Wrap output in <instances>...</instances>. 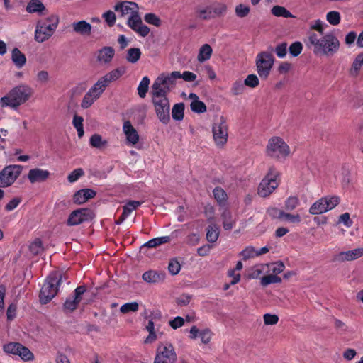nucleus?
I'll list each match as a JSON object with an SVG mask.
<instances>
[{
  "label": "nucleus",
  "instance_id": "obj_5",
  "mask_svg": "<svg viewBox=\"0 0 363 363\" xmlns=\"http://www.w3.org/2000/svg\"><path fill=\"white\" fill-rule=\"evenodd\" d=\"M152 101L159 120L164 124L170 120V104L166 94L152 91Z\"/></svg>",
  "mask_w": 363,
  "mask_h": 363
},
{
  "label": "nucleus",
  "instance_id": "obj_64",
  "mask_svg": "<svg viewBox=\"0 0 363 363\" xmlns=\"http://www.w3.org/2000/svg\"><path fill=\"white\" fill-rule=\"evenodd\" d=\"M212 332L208 328H205L201 330L199 337L201 341L203 344H208L210 342L212 337Z\"/></svg>",
  "mask_w": 363,
  "mask_h": 363
},
{
  "label": "nucleus",
  "instance_id": "obj_50",
  "mask_svg": "<svg viewBox=\"0 0 363 363\" xmlns=\"http://www.w3.org/2000/svg\"><path fill=\"white\" fill-rule=\"evenodd\" d=\"M84 119L82 116L75 115L73 118V125L77 131L78 136L82 138L84 135V128H83Z\"/></svg>",
  "mask_w": 363,
  "mask_h": 363
},
{
  "label": "nucleus",
  "instance_id": "obj_29",
  "mask_svg": "<svg viewBox=\"0 0 363 363\" xmlns=\"http://www.w3.org/2000/svg\"><path fill=\"white\" fill-rule=\"evenodd\" d=\"M268 264H259L252 267L249 269L248 277L250 279H256L264 273H267Z\"/></svg>",
  "mask_w": 363,
  "mask_h": 363
},
{
  "label": "nucleus",
  "instance_id": "obj_52",
  "mask_svg": "<svg viewBox=\"0 0 363 363\" xmlns=\"http://www.w3.org/2000/svg\"><path fill=\"white\" fill-rule=\"evenodd\" d=\"M139 309V305L137 302L126 303L122 305L120 308V311L122 313H128L130 312H136Z\"/></svg>",
  "mask_w": 363,
  "mask_h": 363
},
{
  "label": "nucleus",
  "instance_id": "obj_3",
  "mask_svg": "<svg viewBox=\"0 0 363 363\" xmlns=\"http://www.w3.org/2000/svg\"><path fill=\"white\" fill-rule=\"evenodd\" d=\"M59 21V16L55 14H51L47 18L38 21L35 30V40L38 43L48 40L55 32Z\"/></svg>",
  "mask_w": 363,
  "mask_h": 363
},
{
  "label": "nucleus",
  "instance_id": "obj_35",
  "mask_svg": "<svg viewBox=\"0 0 363 363\" xmlns=\"http://www.w3.org/2000/svg\"><path fill=\"white\" fill-rule=\"evenodd\" d=\"M99 98L97 95L89 89L82 100L81 107L84 109L89 108Z\"/></svg>",
  "mask_w": 363,
  "mask_h": 363
},
{
  "label": "nucleus",
  "instance_id": "obj_45",
  "mask_svg": "<svg viewBox=\"0 0 363 363\" xmlns=\"http://www.w3.org/2000/svg\"><path fill=\"white\" fill-rule=\"evenodd\" d=\"M267 273L271 272L272 274L277 276L281 273L285 268L284 264L281 262H277L272 264H267Z\"/></svg>",
  "mask_w": 363,
  "mask_h": 363
},
{
  "label": "nucleus",
  "instance_id": "obj_8",
  "mask_svg": "<svg viewBox=\"0 0 363 363\" xmlns=\"http://www.w3.org/2000/svg\"><path fill=\"white\" fill-rule=\"evenodd\" d=\"M177 79H180L179 72L174 71L171 73H162L155 80L152 91L167 94L172 86H174Z\"/></svg>",
  "mask_w": 363,
  "mask_h": 363
},
{
  "label": "nucleus",
  "instance_id": "obj_59",
  "mask_svg": "<svg viewBox=\"0 0 363 363\" xmlns=\"http://www.w3.org/2000/svg\"><path fill=\"white\" fill-rule=\"evenodd\" d=\"M241 255L242 256L244 259H248L250 258H253L257 257V249H255L252 246H248L245 247L242 252Z\"/></svg>",
  "mask_w": 363,
  "mask_h": 363
},
{
  "label": "nucleus",
  "instance_id": "obj_30",
  "mask_svg": "<svg viewBox=\"0 0 363 363\" xmlns=\"http://www.w3.org/2000/svg\"><path fill=\"white\" fill-rule=\"evenodd\" d=\"M11 60L13 64L18 68L23 67L26 62V58L25 55L22 53L18 48H16L13 49L12 50Z\"/></svg>",
  "mask_w": 363,
  "mask_h": 363
},
{
  "label": "nucleus",
  "instance_id": "obj_40",
  "mask_svg": "<svg viewBox=\"0 0 363 363\" xmlns=\"http://www.w3.org/2000/svg\"><path fill=\"white\" fill-rule=\"evenodd\" d=\"M170 240L171 239H170L169 236H162V237L155 238L150 240L145 244H144L143 247H150V248H154V247H156L162 244L169 242L170 241Z\"/></svg>",
  "mask_w": 363,
  "mask_h": 363
},
{
  "label": "nucleus",
  "instance_id": "obj_49",
  "mask_svg": "<svg viewBox=\"0 0 363 363\" xmlns=\"http://www.w3.org/2000/svg\"><path fill=\"white\" fill-rule=\"evenodd\" d=\"M281 281V279L279 277L270 274L261 277L260 283L263 286H266L270 284L280 283Z\"/></svg>",
  "mask_w": 363,
  "mask_h": 363
},
{
  "label": "nucleus",
  "instance_id": "obj_15",
  "mask_svg": "<svg viewBox=\"0 0 363 363\" xmlns=\"http://www.w3.org/2000/svg\"><path fill=\"white\" fill-rule=\"evenodd\" d=\"M3 350L7 354L20 357L23 361H30L34 359V355L30 350L18 342L6 344Z\"/></svg>",
  "mask_w": 363,
  "mask_h": 363
},
{
  "label": "nucleus",
  "instance_id": "obj_43",
  "mask_svg": "<svg viewBox=\"0 0 363 363\" xmlns=\"http://www.w3.org/2000/svg\"><path fill=\"white\" fill-rule=\"evenodd\" d=\"M141 56V51L139 48H132L128 50L126 60L130 63H136Z\"/></svg>",
  "mask_w": 363,
  "mask_h": 363
},
{
  "label": "nucleus",
  "instance_id": "obj_41",
  "mask_svg": "<svg viewBox=\"0 0 363 363\" xmlns=\"http://www.w3.org/2000/svg\"><path fill=\"white\" fill-rule=\"evenodd\" d=\"M211 7L213 18L223 16L227 11V6L223 3L217 2L211 5Z\"/></svg>",
  "mask_w": 363,
  "mask_h": 363
},
{
  "label": "nucleus",
  "instance_id": "obj_54",
  "mask_svg": "<svg viewBox=\"0 0 363 363\" xmlns=\"http://www.w3.org/2000/svg\"><path fill=\"white\" fill-rule=\"evenodd\" d=\"M213 194L214 196L215 199L219 203H224L227 200V194L225 191L220 188L216 187L213 191Z\"/></svg>",
  "mask_w": 363,
  "mask_h": 363
},
{
  "label": "nucleus",
  "instance_id": "obj_51",
  "mask_svg": "<svg viewBox=\"0 0 363 363\" xmlns=\"http://www.w3.org/2000/svg\"><path fill=\"white\" fill-rule=\"evenodd\" d=\"M300 203L299 199L296 196H291L285 201V209L286 211L294 210Z\"/></svg>",
  "mask_w": 363,
  "mask_h": 363
},
{
  "label": "nucleus",
  "instance_id": "obj_37",
  "mask_svg": "<svg viewBox=\"0 0 363 363\" xmlns=\"http://www.w3.org/2000/svg\"><path fill=\"white\" fill-rule=\"evenodd\" d=\"M219 237V229L217 225L211 224L207 228L206 239L209 242H215Z\"/></svg>",
  "mask_w": 363,
  "mask_h": 363
},
{
  "label": "nucleus",
  "instance_id": "obj_55",
  "mask_svg": "<svg viewBox=\"0 0 363 363\" xmlns=\"http://www.w3.org/2000/svg\"><path fill=\"white\" fill-rule=\"evenodd\" d=\"M29 250L34 255L40 254L43 251L41 240L38 238L33 240L29 245Z\"/></svg>",
  "mask_w": 363,
  "mask_h": 363
},
{
  "label": "nucleus",
  "instance_id": "obj_38",
  "mask_svg": "<svg viewBox=\"0 0 363 363\" xmlns=\"http://www.w3.org/2000/svg\"><path fill=\"white\" fill-rule=\"evenodd\" d=\"M143 202L138 201H129L123 206V218H128L130 213L136 210Z\"/></svg>",
  "mask_w": 363,
  "mask_h": 363
},
{
  "label": "nucleus",
  "instance_id": "obj_31",
  "mask_svg": "<svg viewBox=\"0 0 363 363\" xmlns=\"http://www.w3.org/2000/svg\"><path fill=\"white\" fill-rule=\"evenodd\" d=\"M45 10V6L40 0H30L26 6V11L30 13L42 14Z\"/></svg>",
  "mask_w": 363,
  "mask_h": 363
},
{
  "label": "nucleus",
  "instance_id": "obj_63",
  "mask_svg": "<svg viewBox=\"0 0 363 363\" xmlns=\"http://www.w3.org/2000/svg\"><path fill=\"white\" fill-rule=\"evenodd\" d=\"M181 269V265L179 262L176 259H172L168 264V270L172 275L177 274Z\"/></svg>",
  "mask_w": 363,
  "mask_h": 363
},
{
  "label": "nucleus",
  "instance_id": "obj_28",
  "mask_svg": "<svg viewBox=\"0 0 363 363\" xmlns=\"http://www.w3.org/2000/svg\"><path fill=\"white\" fill-rule=\"evenodd\" d=\"M223 227L225 230H231L235 225V220L233 218L231 212L228 208H223L221 213Z\"/></svg>",
  "mask_w": 363,
  "mask_h": 363
},
{
  "label": "nucleus",
  "instance_id": "obj_9",
  "mask_svg": "<svg viewBox=\"0 0 363 363\" xmlns=\"http://www.w3.org/2000/svg\"><path fill=\"white\" fill-rule=\"evenodd\" d=\"M213 139L218 147H223L228 139V124L224 116H220L212 125Z\"/></svg>",
  "mask_w": 363,
  "mask_h": 363
},
{
  "label": "nucleus",
  "instance_id": "obj_53",
  "mask_svg": "<svg viewBox=\"0 0 363 363\" xmlns=\"http://www.w3.org/2000/svg\"><path fill=\"white\" fill-rule=\"evenodd\" d=\"M102 18L109 27L115 25L116 16L113 11L108 10L102 14Z\"/></svg>",
  "mask_w": 363,
  "mask_h": 363
},
{
  "label": "nucleus",
  "instance_id": "obj_44",
  "mask_svg": "<svg viewBox=\"0 0 363 363\" xmlns=\"http://www.w3.org/2000/svg\"><path fill=\"white\" fill-rule=\"evenodd\" d=\"M150 82V79L146 76L142 79L138 87V93L140 97L144 98L146 96Z\"/></svg>",
  "mask_w": 363,
  "mask_h": 363
},
{
  "label": "nucleus",
  "instance_id": "obj_23",
  "mask_svg": "<svg viewBox=\"0 0 363 363\" xmlns=\"http://www.w3.org/2000/svg\"><path fill=\"white\" fill-rule=\"evenodd\" d=\"M114 55V49L110 46H105L98 50L96 60L100 65H107L112 61Z\"/></svg>",
  "mask_w": 363,
  "mask_h": 363
},
{
  "label": "nucleus",
  "instance_id": "obj_18",
  "mask_svg": "<svg viewBox=\"0 0 363 363\" xmlns=\"http://www.w3.org/2000/svg\"><path fill=\"white\" fill-rule=\"evenodd\" d=\"M91 218V213L86 209L81 208L74 211L69 215L67 223L68 225H77Z\"/></svg>",
  "mask_w": 363,
  "mask_h": 363
},
{
  "label": "nucleus",
  "instance_id": "obj_26",
  "mask_svg": "<svg viewBox=\"0 0 363 363\" xmlns=\"http://www.w3.org/2000/svg\"><path fill=\"white\" fill-rule=\"evenodd\" d=\"M96 192L90 189H81L76 192L74 195L73 200L74 203L82 204L87 201L89 199L94 198Z\"/></svg>",
  "mask_w": 363,
  "mask_h": 363
},
{
  "label": "nucleus",
  "instance_id": "obj_62",
  "mask_svg": "<svg viewBox=\"0 0 363 363\" xmlns=\"http://www.w3.org/2000/svg\"><path fill=\"white\" fill-rule=\"evenodd\" d=\"M144 19L147 23L154 25L155 26H160L161 24L160 18L152 13L145 14Z\"/></svg>",
  "mask_w": 363,
  "mask_h": 363
},
{
  "label": "nucleus",
  "instance_id": "obj_60",
  "mask_svg": "<svg viewBox=\"0 0 363 363\" xmlns=\"http://www.w3.org/2000/svg\"><path fill=\"white\" fill-rule=\"evenodd\" d=\"M84 174V172L82 169H81V168L75 169L67 176V180L70 183H74V182H77Z\"/></svg>",
  "mask_w": 363,
  "mask_h": 363
},
{
  "label": "nucleus",
  "instance_id": "obj_17",
  "mask_svg": "<svg viewBox=\"0 0 363 363\" xmlns=\"http://www.w3.org/2000/svg\"><path fill=\"white\" fill-rule=\"evenodd\" d=\"M114 10L120 13V17L130 18L139 11L138 4L133 1H123L114 6Z\"/></svg>",
  "mask_w": 363,
  "mask_h": 363
},
{
  "label": "nucleus",
  "instance_id": "obj_34",
  "mask_svg": "<svg viewBox=\"0 0 363 363\" xmlns=\"http://www.w3.org/2000/svg\"><path fill=\"white\" fill-rule=\"evenodd\" d=\"M363 66V51L359 53L354 58L350 70V75L356 77L358 75L362 67Z\"/></svg>",
  "mask_w": 363,
  "mask_h": 363
},
{
  "label": "nucleus",
  "instance_id": "obj_58",
  "mask_svg": "<svg viewBox=\"0 0 363 363\" xmlns=\"http://www.w3.org/2000/svg\"><path fill=\"white\" fill-rule=\"evenodd\" d=\"M250 7L242 4L237 5L235 9V14L239 18L246 17L250 13Z\"/></svg>",
  "mask_w": 363,
  "mask_h": 363
},
{
  "label": "nucleus",
  "instance_id": "obj_2",
  "mask_svg": "<svg viewBox=\"0 0 363 363\" xmlns=\"http://www.w3.org/2000/svg\"><path fill=\"white\" fill-rule=\"evenodd\" d=\"M33 94V90L30 86L25 84H18L0 99V105L2 108L9 107L17 109L28 101Z\"/></svg>",
  "mask_w": 363,
  "mask_h": 363
},
{
  "label": "nucleus",
  "instance_id": "obj_47",
  "mask_svg": "<svg viewBox=\"0 0 363 363\" xmlns=\"http://www.w3.org/2000/svg\"><path fill=\"white\" fill-rule=\"evenodd\" d=\"M324 26H325V23L321 20H320V19L315 20L311 23L310 27H309L310 30H308V32L316 31L315 33H318V34H320L322 35L324 33V30H325Z\"/></svg>",
  "mask_w": 363,
  "mask_h": 363
},
{
  "label": "nucleus",
  "instance_id": "obj_21",
  "mask_svg": "<svg viewBox=\"0 0 363 363\" xmlns=\"http://www.w3.org/2000/svg\"><path fill=\"white\" fill-rule=\"evenodd\" d=\"M50 176V172L41 168H33L28 171L27 178L30 184L43 183Z\"/></svg>",
  "mask_w": 363,
  "mask_h": 363
},
{
  "label": "nucleus",
  "instance_id": "obj_11",
  "mask_svg": "<svg viewBox=\"0 0 363 363\" xmlns=\"http://www.w3.org/2000/svg\"><path fill=\"white\" fill-rule=\"evenodd\" d=\"M61 281L62 278H58L57 274L51 275L46 279L40 293V301L42 303H48L55 296L57 286Z\"/></svg>",
  "mask_w": 363,
  "mask_h": 363
},
{
  "label": "nucleus",
  "instance_id": "obj_57",
  "mask_svg": "<svg viewBox=\"0 0 363 363\" xmlns=\"http://www.w3.org/2000/svg\"><path fill=\"white\" fill-rule=\"evenodd\" d=\"M259 84V80L256 74H251L247 76L244 81V84L250 88H255Z\"/></svg>",
  "mask_w": 363,
  "mask_h": 363
},
{
  "label": "nucleus",
  "instance_id": "obj_13",
  "mask_svg": "<svg viewBox=\"0 0 363 363\" xmlns=\"http://www.w3.org/2000/svg\"><path fill=\"white\" fill-rule=\"evenodd\" d=\"M338 196H326L316 201L309 208L312 215H318L329 211L335 208L340 203Z\"/></svg>",
  "mask_w": 363,
  "mask_h": 363
},
{
  "label": "nucleus",
  "instance_id": "obj_20",
  "mask_svg": "<svg viewBox=\"0 0 363 363\" xmlns=\"http://www.w3.org/2000/svg\"><path fill=\"white\" fill-rule=\"evenodd\" d=\"M123 133L125 136V141L128 145L133 146L138 143L140 139L139 134L130 121L123 122Z\"/></svg>",
  "mask_w": 363,
  "mask_h": 363
},
{
  "label": "nucleus",
  "instance_id": "obj_19",
  "mask_svg": "<svg viewBox=\"0 0 363 363\" xmlns=\"http://www.w3.org/2000/svg\"><path fill=\"white\" fill-rule=\"evenodd\" d=\"M85 291V286H78L74 290V296L73 297H69L66 299L64 303V309L69 312H72L74 311L81 301L82 296L84 294Z\"/></svg>",
  "mask_w": 363,
  "mask_h": 363
},
{
  "label": "nucleus",
  "instance_id": "obj_10",
  "mask_svg": "<svg viewBox=\"0 0 363 363\" xmlns=\"http://www.w3.org/2000/svg\"><path fill=\"white\" fill-rule=\"evenodd\" d=\"M177 361V354L171 342H163L157 345L153 363H176Z\"/></svg>",
  "mask_w": 363,
  "mask_h": 363
},
{
  "label": "nucleus",
  "instance_id": "obj_1",
  "mask_svg": "<svg viewBox=\"0 0 363 363\" xmlns=\"http://www.w3.org/2000/svg\"><path fill=\"white\" fill-rule=\"evenodd\" d=\"M304 42L315 55L333 56L339 51L340 47L339 39L332 33L321 35L310 31Z\"/></svg>",
  "mask_w": 363,
  "mask_h": 363
},
{
  "label": "nucleus",
  "instance_id": "obj_27",
  "mask_svg": "<svg viewBox=\"0 0 363 363\" xmlns=\"http://www.w3.org/2000/svg\"><path fill=\"white\" fill-rule=\"evenodd\" d=\"M189 98L191 99L190 107L193 112L203 113L206 111V106L205 104L199 99V97L196 94L191 93L189 95Z\"/></svg>",
  "mask_w": 363,
  "mask_h": 363
},
{
  "label": "nucleus",
  "instance_id": "obj_46",
  "mask_svg": "<svg viewBox=\"0 0 363 363\" xmlns=\"http://www.w3.org/2000/svg\"><path fill=\"white\" fill-rule=\"evenodd\" d=\"M327 21L332 26H337L341 20L340 13L336 11H331L326 14Z\"/></svg>",
  "mask_w": 363,
  "mask_h": 363
},
{
  "label": "nucleus",
  "instance_id": "obj_6",
  "mask_svg": "<svg viewBox=\"0 0 363 363\" xmlns=\"http://www.w3.org/2000/svg\"><path fill=\"white\" fill-rule=\"evenodd\" d=\"M125 72V69L124 67H118L111 70L100 77L90 88V90L100 97L109 84L118 79Z\"/></svg>",
  "mask_w": 363,
  "mask_h": 363
},
{
  "label": "nucleus",
  "instance_id": "obj_48",
  "mask_svg": "<svg viewBox=\"0 0 363 363\" xmlns=\"http://www.w3.org/2000/svg\"><path fill=\"white\" fill-rule=\"evenodd\" d=\"M90 145L96 148H101L107 145V141L104 140L99 134L93 135L90 138Z\"/></svg>",
  "mask_w": 363,
  "mask_h": 363
},
{
  "label": "nucleus",
  "instance_id": "obj_33",
  "mask_svg": "<svg viewBox=\"0 0 363 363\" xmlns=\"http://www.w3.org/2000/svg\"><path fill=\"white\" fill-rule=\"evenodd\" d=\"M271 13L275 17H282V18H294L295 16H294L289 10H287L284 6L276 5L272 6L271 9Z\"/></svg>",
  "mask_w": 363,
  "mask_h": 363
},
{
  "label": "nucleus",
  "instance_id": "obj_56",
  "mask_svg": "<svg viewBox=\"0 0 363 363\" xmlns=\"http://www.w3.org/2000/svg\"><path fill=\"white\" fill-rule=\"evenodd\" d=\"M50 80L49 73L45 70H40L38 72L35 77V81L38 84L44 85L46 84Z\"/></svg>",
  "mask_w": 363,
  "mask_h": 363
},
{
  "label": "nucleus",
  "instance_id": "obj_4",
  "mask_svg": "<svg viewBox=\"0 0 363 363\" xmlns=\"http://www.w3.org/2000/svg\"><path fill=\"white\" fill-rule=\"evenodd\" d=\"M265 152L273 159H286L290 155L291 149L282 138L273 136L267 142Z\"/></svg>",
  "mask_w": 363,
  "mask_h": 363
},
{
  "label": "nucleus",
  "instance_id": "obj_39",
  "mask_svg": "<svg viewBox=\"0 0 363 363\" xmlns=\"http://www.w3.org/2000/svg\"><path fill=\"white\" fill-rule=\"evenodd\" d=\"M145 328L147 331L149 333V335L144 340V342L145 344H151L157 339V335L155 330L154 322L152 320H148L147 325H146Z\"/></svg>",
  "mask_w": 363,
  "mask_h": 363
},
{
  "label": "nucleus",
  "instance_id": "obj_14",
  "mask_svg": "<svg viewBox=\"0 0 363 363\" xmlns=\"http://www.w3.org/2000/svg\"><path fill=\"white\" fill-rule=\"evenodd\" d=\"M22 172L21 165L13 164L5 167L0 172V187L5 188L13 184Z\"/></svg>",
  "mask_w": 363,
  "mask_h": 363
},
{
  "label": "nucleus",
  "instance_id": "obj_7",
  "mask_svg": "<svg viewBox=\"0 0 363 363\" xmlns=\"http://www.w3.org/2000/svg\"><path fill=\"white\" fill-rule=\"evenodd\" d=\"M279 177V172L274 168H270L258 186L259 196L263 198L269 196L278 187Z\"/></svg>",
  "mask_w": 363,
  "mask_h": 363
},
{
  "label": "nucleus",
  "instance_id": "obj_22",
  "mask_svg": "<svg viewBox=\"0 0 363 363\" xmlns=\"http://www.w3.org/2000/svg\"><path fill=\"white\" fill-rule=\"evenodd\" d=\"M363 256V247H358L352 250L343 251L338 253L335 259L338 262H350Z\"/></svg>",
  "mask_w": 363,
  "mask_h": 363
},
{
  "label": "nucleus",
  "instance_id": "obj_16",
  "mask_svg": "<svg viewBox=\"0 0 363 363\" xmlns=\"http://www.w3.org/2000/svg\"><path fill=\"white\" fill-rule=\"evenodd\" d=\"M127 26L141 37H146L150 33V28L143 23L139 11L136 14L128 18Z\"/></svg>",
  "mask_w": 363,
  "mask_h": 363
},
{
  "label": "nucleus",
  "instance_id": "obj_25",
  "mask_svg": "<svg viewBox=\"0 0 363 363\" xmlns=\"http://www.w3.org/2000/svg\"><path fill=\"white\" fill-rule=\"evenodd\" d=\"M165 277L166 274L164 272L149 270L143 274L142 278L147 283L157 284L163 281Z\"/></svg>",
  "mask_w": 363,
  "mask_h": 363
},
{
  "label": "nucleus",
  "instance_id": "obj_32",
  "mask_svg": "<svg viewBox=\"0 0 363 363\" xmlns=\"http://www.w3.org/2000/svg\"><path fill=\"white\" fill-rule=\"evenodd\" d=\"M213 50L210 45L203 44L199 50L197 60L203 62L208 60L212 55Z\"/></svg>",
  "mask_w": 363,
  "mask_h": 363
},
{
  "label": "nucleus",
  "instance_id": "obj_36",
  "mask_svg": "<svg viewBox=\"0 0 363 363\" xmlns=\"http://www.w3.org/2000/svg\"><path fill=\"white\" fill-rule=\"evenodd\" d=\"M196 16L202 20H208L213 18L211 6H198L196 9Z\"/></svg>",
  "mask_w": 363,
  "mask_h": 363
},
{
  "label": "nucleus",
  "instance_id": "obj_42",
  "mask_svg": "<svg viewBox=\"0 0 363 363\" xmlns=\"http://www.w3.org/2000/svg\"><path fill=\"white\" fill-rule=\"evenodd\" d=\"M184 104L179 103L175 104L172 110V116L175 121H182L184 116Z\"/></svg>",
  "mask_w": 363,
  "mask_h": 363
},
{
  "label": "nucleus",
  "instance_id": "obj_61",
  "mask_svg": "<svg viewBox=\"0 0 363 363\" xmlns=\"http://www.w3.org/2000/svg\"><path fill=\"white\" fill-rule=\"evenodd\" d=\"M289 50L290 54L293 57H296L303 50L302 43L298 41L294 42L289 46Z\"/></svg>",
  "mask_w": 363,
  "mask_h": 363
},
{
  "label": "nucleus",
  "instance_id": "obj_12",
  "mask_svg": "<svg viewBox=\"0 0 363 363\" xmlns=\"http://www.w3.org/2000/svg\"><path fill=\"white\" fill-rule=\"evenodd\" d=\"M274 62L272 53L261 52L256 57V70L261 79H266L269 77Z\"/></svg>",
  "mask_w": 363,
  "mask_h": 363
},
{
  "label": "nucleus",
  "instance_id": "obj_24",
  "mask_svg": "<svg viewBox=\"0 0 363 363\" xmlns=\"http://www.w3.org/2000/svg\"><path fill=\"white\" fill-rule=\"evenodd\" d=\"M72 30L81 35H89L91 33V25L84 20L75 21L72 23Z\"/></svg>",
  "mask_w": 363,
  "mask_h": 363
}]
</instances>
